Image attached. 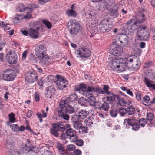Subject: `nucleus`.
<instances>
[{"label":"nucleus","mask_w":155,"mask_h":155,"mask_svg":"<svg viewBox=\"0 0 155 155\" xmlns=\"http://www.w3.org/2000/svg\"><path fill=\"white\" fill-rule=\"evenodd\" d=\"M70 127V125L69 124L65 126L62 122H59L58 123H54L52 124V127L50 131L53 135L57 137L59 136V134L58 133L59 131L63 132L65 130L66 127L68 128Z\"/></svg>","instance_id":"nucleus-1"},{"label":"nucleus","mask_w":155,"mask_h":155,"mask_svg":"<svg viewBox=\"0 0 155 155\" xmlns=\"http://www.w3.org/2000/svg\"><path fill=\"white\" fill-rule=\"evenodd\" d=\"M138 123V120H136L135 117L126 119L124 122L126 128H130L135 131H137L139 129V125Z\"/></svg>","instance_id":"nucleus-2"},{"label":"nucleus","mask_w":155,"mask_h":155,"mask_svg":"<svg viewBox=\"0 0 155 155\" xmlns=\"http://www.w3.org/2000/svg\"><path fill=\"white\" fill-rule=\"evenodd\" d=\"M137 36L138 39L141 40H146L149 36L148 29L146 26L139 28L137 29Z\"/></svg>","instance_id":"nucleus-3"},{"label":"nucleus","mask_w":155,"mask_h":155,"mask_svg":"<svg viewBox=\"0 0 155 155\" xmlns=\"http://www.w3.org/2000/svg\"><path fill=\"white\" fill-rule=\"evenodd\" d=\"M126 64L130 68L137 69L139 68L140 63L139 58L137 56H134L128 58L127 59Z\"/></svg>","instance_id":"nucleus-4"},{"label":"nucleus","mask_w":155,"mask_h":155,"mask_svg":"<svg viewBox=\"0 0 155 155\" xmlns=\"http://www.w3.org/2000/svg\"><path fill=\"white\" fill-rule=\"evenodd\" d=\"M68 28L71 34H76L78 32L80 28L78 22L74 19L70 20L68 23Z\"/></svg>","instance_id":"nucleus-5"},{"label":"nucleus","mask_w":155,"mask_h":155,"mask_svg":"<svg viewBox=\"0 0 155 155\" xmlns=\"http://www.w3.org/2000/svg\"><path fill=\"white\" fill-rule=\"evenodd\" d=\"M78 99V95L75 93H74L67 97L65 100H61L60 101V104L61 107L64 104L67 105L68 104H72L75 103Z\"/></svg>","instance_id":"nucleus-6"},{"label":"nucleus","mask_w":155,"mask_h":155,"mask_svg":"<svg viewBox=\"0 0 155 155\" xmlns=\"http://www.w3.org/2000/svg\"><path fill=\"white\" fill-rule=\"evenodd\" d=\"M2 76L3 80L7 81H11L15 78L16 75L14 70L8 69L4 71Z\"/></svg>","instance_id":"nucleus-7"},{"label":"nucleus","mask_w":155,"mask_h":155,"mask_svg":"<svg viewBox=\"0 0 155 155\" xmlns=\"http://www.w3.org/2000/svg\"><path fill=\"white\" fill-rule=\"evenodd\" d=\"M110 53L113 55L118 56L122 53L123 49L118 44L113 43L110 45Z\"/></svg>","instance_id":"nucleus-8"},{"label":"nucleus","mask_w":155,"mask_h":155,"mask_svg":"<svg viewBox=\"0 0 155 155\" xmlns=\"http://www.w3.org/2000/svg\"><path fill=\"white\" fill-rule=\"evenodd\" d=\"M38 78V75L34 71H28L25 74V80L29 83H33L37 81Z\"/></svg>","instance_id":"nucleus-9"},{"label":"nucleus","mask_w":155,"mask_h":155,"mask_svg":"<svg viewBox=\"0 0 155 155\" xmlns=\"http://www.w3.org/2000/svg\"><path fill=\"white\" fill-rule=\"evenodd\" d=\"M109 21L107 20L106 21H102L99 25V29L101 32L104 33L108 32L112 29V26L109 25Z\"/></svg>","instance_id":"nucleus-10"},{"label":"nucleus","mask_w":155,"mask_h":155,"mask_svg":"<svg viewBox=\"0 0 155 155\" xmlns=\"http://www.w3.org/2000/svg\"><path fill=\"white\" fill-rule=\"evenodd\" d=\"M8 62L11 64H15L17 61V56L15 52L12 50L8 51L6 56Z\"/></svg>","instance_id":"nucleus-11"},{"label":"nucleus","mask_w":155,"mask_h":155,"mask_svg":"<svg viewBox=\"0 0 155 155\" xmlns=\"http://www.w3.org/2000/svg\"><path fill=\"white\" fill-rule=\"evenodd\" d=\"M77 51L78 54L81 58H87L91 55V52L87 48H80L77 49Z\"/></svg>","instance_id":"nucleus-12"},{"label":"nucleus","mask_w":155,"mask_h":155,"mask_svg":"<svg viewBox=\"0 0 155 155\" xmlns=\"http://www.w3.org/2000/svg\"><path fill=\"white\" fill-rule=\"evenodd\" d=\"M46 47L43 45L39 44L36 46L35 48V54L38 57H42L46 54Z\"/></svg>","instance_id":"nucleus-13"},{"label":"nucleus","mask_w":155,"mask_h":155,"mask_svg":"<svg viewBox=\"0 0 155 155\" xmlns=\"http://www.w3.org/2000/svg\"><path fill=\"white\" fill-rule=\"evenodd\" d=\"M108 5L110 7V15L114 18L118 16H119L118 8L115 2L113 1L111 3L109 2Z\"/></svg>","instance_id":"nucleus-14"},{"label":"nucleus","mask_w":155,"mask_h":155,"mask_svg":"<svg viewBox=\"0 0 155 155\" xmlns=\"http://www.w3.org/2000/svg\"><path fill=\"white\" fill-rule=\"evenodd\" d=\"M56 93L55 88L53 86H49L45 89V95L47 98H51L53 96L55 95Z\"/></svg>","instance_id":"nucleus-15"},{"label":"nucleus","mask_w":155,"mask_h":155,"mask_svg":"<svg viewBox=\"0 0 155 155\" xmlns=\"http://www.w3.org/2000/svg\"><path fill=\"white\" fill-rule=\"evenodd\" d=\"M60 104V101L59 103V108L64 111L65 113L71 114L75 112V111L74 110V107L71 104H68L67 105H65L64 104L63 106L61 107Z\"/></svg>","instance_id":"nucleus-16"},{"label":"nucleus","mask_w":155,"mask_h":155,"mask_svg":"<svg viewBox=\"0 0 155 155\" xmlns=\"http://www.w3.org/2000/svg\"><path fill=\"white\" fill-rule=\"evenodd\" d=\"M122 60V59L119 60L117 58L111 57V60H110V62L109 63V66L111 67V69L113 70H116L120 61Z\"/></svg>","instance_id":"nucleus-17"},{"label":"nucleus","mask_w":155,"mask_h":155,"mask_svg":"<svg viewBox=\"0 0 155 155\" xmlns=\"http://www.w3.org/2000/svg\"><path fill=\"white\" fill-rule=\"evenodd\" d=\"M145 9H143L140 10L138 12L137 16L136 21L137 23H143L145 20V17L144 14Z\"/></svg>","instance_id":"nucleus-18"},{"label":"nucleus","mask_w":155,"mask_h":155,"mask_svg":"<svg viewBox=\"0 0 155 155\" xmlns=\"http://www.w3.org/2000/svg\"><path fill=\"white\" fill-rule=\"evenodd\" d=\"M56 110L57 112L59 117L62 119L66 120L67 121L69 120V116L65 113L64 111L60 109H56Z\"/></svg>","instance_id":"nucleus-19"},{"label":"nucleus","mask_w":155,"mask_h":155,"mask_svg":"<svg viewBox=\"0 0 155 155\" xmlns=\"http://www.w3.org/2000/svg\"><path fill=\"white\" fill-rule=\"evenodd\" d=\"M137 23L134 19H131L126 23L128 29L129 30H134L135 29V26Z\"/></svg>","instance_id":"nucleus-20"},{"label":"nucleus","mask_w":155,"mask_h":155,"mask_svg":"<svg viewBox=\"0 0 155 155\" xmlns=\"http://www.w3.org/2000/svg\"><path fill=\"white\" fill-rule=\"evenodd\" d=\"M74 4L72 5L70 9H67L66 12V15L68 16L75 17L77 15L76 11L74 10Z\"/></svg>","instance_id":"nucleus-21"},{"label":"nucleus","mask_w":155,"mask_h":155,"mask_svg":"<svg viewBox=\"0 0 155 155\" xmlns=\"http://www.w3.org/2000/svg\"><path fill=\"white\" fill-rule=\"evenodd\" d=\"M90 86H88L87 89L85 84H81L80 85V88L79 89L80 92L83 95H85L86 97H87L88 94L87 92H91L89 91L88 88Z\"/></svg>","instance_id":"nucleus-22"},{"label":"nucleus","mask_w":155,"mask_h":155,"mask_svg":"<svg viewBox=\"0 0 155 155\" xmlns=\"http://www.w3.org/2000/svg\"><path fill=\"white\" fill-rule=\"evenodd\" d=\"M118 40L121 43V45L125 46L128 43V38L126 36L122 35L120 36Z\"/></svg>","instance_id":"nucleus-23"},{"label":"nucleus","mask_w":155,"mask_h":155,"mask_svg":"<svg viewBox=\"0 0 155 155\" xmlns=\"http://www.w3.org/2000/svg\"><path fill=\"white\" fill-rule=\"evenodd\" d=\"M56 84L58 88L61 90L68 86V83L67 80H64L62 81L57 82Z\"/></svg>","instance_id":"nucleus-24"},{"label":"nucleus","mask_w":155,"mask_h":155,"mask_svg":"<svg viewBox=\"0 0 155 155\" xmlns=\"http://www.w3.org/2000/svg\"><path fill=\"white\" fill-rule=\"evenodd\" d=\"M144 82L146 86L150 88L155 89V83L153 81L150 80L146 77L144 78Z\"/></svg>","instance_id":"nucleus-25"},{"label":"nucleus","mask_w":155,"mask_h":155,"mask_svg":"<svg viewBox=\"0 0 155 155\" xmlns=\"http://www.w3.org/2000/svg\"><path fill=\"white\" fill-rule=\"evenodd\" d=\"M88 90L89 91L94 92L101 94H104V92L103 91V90L98 87H94L91 86L88 88Z\"/></svg>","instance_id":"nucleus-26"},{"label":"nucleus","mask_w":155,"mask_h":155,"mask_svg":"<svg viewBox=\"0 0 155 155\" xmlns=\"http://www.w3.org/2000/svg\"><path fill=\"white\" fill-rule=\"evenodd\" d=\"M29 35L32 38L36 39L38 36L39 33L38 30L31 28L29 29Z\"/></svg>","instance_id":"nucleus-27"},{"label":"nucleus","mask_w":155,"mask_h":155,"mask_svg":"<svg viewBox=\"0 0 155 155\" xmlns=\"http://www.w3.org/2000/svg\"><path fill=\"white\" fill-rule=\"evenodd\" d=\"M126 61L125 62H121L120 61V63L118 65V67L116 69V70L118 73L124 71L126 68V66L127 64H126Z\"/></svg>","instance_id":"nucleus-28"},{"label":"nucleus","mask_w":155,"mask_h":155,"mask_svg":"<svg viewBox=\"0 0 155 155\" xmlns=\"http://www.w3.org/2000/svg\"><path fill=\"white\" fill-rule=\"evenodd\" d=\"M98 25L94 23L91 24L89 26L88 29L91 34L96 33L98 31Z\"/></svg>","instance_id":"nucleus-29"},{"label":"nucleus","mask_w":155,"mask_h":155,"mask_svg":"<svg viewBox=\"0 0 155 155\" xmlns=\"http://www.w3.org/2000/svg\"><path fill=\"white\" fill-rule=\"evenodd\" d=\"M40 59L39 61V64H40L44 66L48 62V60L49 59L48 56L45 54L43 55L42 57H38Z\"/></svg>","instance_id":"nucleus-30"},{"label":"nucleus","mask_w":155,"mask_h":155,"mask_svg":"<svg viewBox=\"0 0 155 155\" xmlns=\"http://www.w3.org/2000/svg\"><path fill=\"white\" fill-rule=\"evenodd\" d=\"M106 95H107V96L104 98V99L107 101H114L115 97H116V96L117 95H114L111 92H110Z\"/></svg>","instance_id":"nucleus-31"},{"label":"nucleus","mask_w":155,"mask_h":155,"mask_svg":"<svg viewBox=\"0 0 155 155\" xmlns=\"http://www.w3.org/2000/svg\"><path fill=\"white\" fill-rule=\"evenodd\" d=\"M71 141L74 142L78 146H82L83 144V141L82 139H78L77 137H75L71 139L70 138Z\"/></svg>","instance_id":"nucleus-32"},{"label":"nucleus","mask_w":155,"mask_h":155,"mask_svg":"<svg viewBox=\"0 0 155 155\" xmlns=\"http://www.w3.org/2000/svg\"><path fill=\"white\" fill-rule=\"evenodd\" d=\"M78 113V116L79 120L84 119L87 117V112L84 110H81Z\"/></svg>","instance_id":"nucleus-33"},{"label":"nucleus","mask_w":155,"mask_h":155,"mask_svg":"<svg viewBox=\"0 0 155 155\" xmlns=\"http://www.w3.org/2000/svg\"><path fill=\"white\" fill-rule=\"evenodd\" d=\"M65 133L68 136L71 137H74L76 135L75 131L73 129L70 128L67 129L66 130Z\"/></svg>","instance_id":"nucleus-34"},{"label":"nucleus","mask_w":155,"mask_h":155,"mask_svg":"<svg viewBox=\"0 0 155 155\" xmlns=\"http://www.w3.org/2000/svg\"><path fill=\"white\" fill-rule=\"evenodd\" d=\"M93 121H94L93 118H89L85 120L84 122V124L87 127H90L91 125L93 124Z\"/></svg>","instance_id":"nucleus-35"},{"label":"nucleus","mask_w":155,"mask_h":155,"mask_svg":"<svg viewBox=\"0 0 155 155\" xmlns=\"http://www.w3.org/2000/svg\"><path fill=\"white\" fill-rule=\"evenodd\" d=\"M150 98L149 96H145L143 97L142 100L143 104L147 106H149L150 105Z\"/></svg>","instance_id":"nucleus-36"},{"label":"nucleus","mask_w":155,"mask_h":155,"mask_svg":"<svg viewBox=\"0 0 155 155\" xmlns=\"http://www.w3.org/2000/svg\"><path fill=\"white\" fill-rule=\"evenodd\" d=\"M116 98L118 100V104L121 106H124L127 104L125 100L123 98H121L119 95L116 96Z\"/></svg>","instance_id":"nucleus-37"},{"label":"nucleus","mask_w":155,"mask_h":155,"mask_svg":"<svg viewBox=\"0 0 155 155\" xmlns=\"http://www.w3.org/2000/svg\"><path fill=\"white\" fill-rule=\"evenodd\" d=\"M18 10L21 12H23L26 10H27L29 12H31L33 10L32 8L25 7L23 4L19 6Z\"/></svg>","instance_id":"nucleus-38"},{"label":"nucleus","mask_w":155,"mask_h":155,"mask_svg":"<svg viewBox=\"0 0 155 155\" xmlns=\"http://www.w3.org/2000/svg\"><path fill=\"white\" fill-rule=\"evenodd\" d=\"M87 97L89 98L88 102L90 104L91 106H94L96 103L95 99L94 97L91 95L88 94Z\"/></svg>","instance_id":"nucleus-39"},{"label":"nucleus","mask_w":155,"mask_h":155,"mask_svg":"<svg viewBox=\"0 0 155 155\" xmlns=\"http://www.w3.org/2000/svg\"><path fill=\"white\" fill-rule=\"evenodd\" d=\"M42 112L43 114L42 115L39 112L37 113L36 114L38 117L39 119L40 122L41 123V122L43 121L42 117H43L45 118L47 116V113L45 112L44 110H42Z\"/></svg>","instance_id":"nucleus-40"},{"label":"nucleus","mask_w":155,"mask_h":155,"mask_svg":"<svg viewBox=\"0 0 155 155\" xmlns=\"http://www.w3.org/2000/svg\"><path fill=\"white\" fill-rule=\"evenodd\" d=\"M127 113L129 115L134 114L135 112V109L134 107L132 106H130L126 109Z\"/></svg>","instance_id":"nucleus-41"},{"label":"nucleus","mask_w":155,"mask_h":155,"mask_svg":"<svg viewBox=\"0 0 155 155\" xmlns=\"http://www.w3.org/2000/svg\"><path fill=\"white\" fill-rule=\"evenodd\" d=\"M6 143L8 148L13 147L15 146V142L11 139H8L7 140Z\"/></svg>","instance_id":"nucleus-42"},{"label":"nucleus","mask_w":155,"mask_h":155,"mask_svg":"<svg viewBox=\"0 0 155 155\" xmlns=\"http://www.w3.org/2000/svg\"><path fill=\"white\" fill-rule=\"evenodd\" d=\"M101 106V110L102 109L105 111H107L109 108V105L108 103L104 102L102 104Z\"/></svg>","instance_id":"nucleus-43"},{"label":"nucleus","mask_w":155,"mask_h":155,"mask_svg":"<svg viewBox=\"0 0 155 155\" xmlns=\"http://www.w3.org/2000/svg\"><path fill=\"white\" fill-rule=\"evenodd\" d=\"M74 127L76 129L80 130L81 127H82V123L79 121H78L74 123Z\"/></svg>","instance_id":"nucleus-44"},{"label":"nucleus","mask_w":155,"mask_h":155,"mask_svg":"<svg viewBox=\"0 0 155 155\" xmlns=\"http://www.w3.org/2000/svg\"><path fill=\"white\" fill-rule=\"evenodd\" d=\"M57 148L58 151L60 153L65 150L64 149V148L63 146V145L62 144L58 143V145L57 146Z\"/></svg>","instance_id":"nucleus-45"},{"label":"nucleus","mask_w":155,"mask_h":155,"mask_svg":"<svg viewBox=\"0 0 155 155\" xmlns=\"http://www.w3.org/2000/svg\"><path fill=\"white\" fill-rule=\"evenodd\" d=\"M15 114L13 113H11L8 115L9 121L11 123L15 122Z\"/></svg>","instance_id":"nucleus-46"},{"label":"nucleus","mask_w":155,"mask_h":155,"mask_svg":"<svg viewBox=\"0 0 155 155\" xmlns=\"http://www.w3.org/2000/svg\"><path fill=\"white\" fill-rule=\"evenodd\" d=\"M138 123H139V125L141 127H143L147 124V122L145 119L142 118L140 119L139 121L138 120Z\"/></svg>","instance_id":"nucleus-47"},{"label":"nucleus","mask_w":155,"mask_h":155,"mask_svg":"<svg viewBox=\"0 0 155 155\" xmlns=\"http://www.w3.org/2000/svg\"><path fill=\"white\" fill-rule=\"evenodd\" d=\"M118 111L120 115L122 116H124L127 113V109L124 108L119 109Z\"/></svg>","instance_id":"nucleus-48"},{"label":"nucleus","mask_w":155,"mask_h":155,"mask_svg":"<svg viewBox=\"0 0 155 155\" xmlns=\"http://www.w3.org/2000/svg\"><path fill=\"white\" fill-rule=\"evenodd\" d=\"M23 152L27 154L28 153L29 154V150H30V146L25 145L24 147H23L21 149Z\"/></svg>","instance_id":"nucleus-49"},{"label":"nucleus","mask_w":155,"mask_h":155,"mask_svg":"<svg viewBox=\"0 0 155 155\" xmlns=\"http://www.w3.org/2000/svg\"><path fill=\"white\" fill-rule=\"evenodd\" d=\"M154 118V115L151 113H147V120L151 122Z\"/></svg>","instance_id":"nucleus-50"},{"label":"nucleus","mask_w":155,"mask_h":155,"mask_svg":"<svg viewBox=\"0 0 155 155\" xmlns=\"http://www.w3.org/2000/svg\"><path fill=\"white\" fill-rule=\"evenodd\" d=\"M10 126L12 130L14 131L18 132L19 131V129L18 124H12Z\"/></svg>","instance_id":"nucleus-51"},{"label":"nucleus","mask_w":155,"mask_h":155,"mask_svg":"<svg viewBox=\"0 0 155 155\" xmlns=\"http://www.w3.org/2000/svg\"><path fill=\"white\" fill-rule=\"evenodd\" d=\"M103 86V91L104 92V94H107L110 92L109 91V88L108 85H104Z\"/></svg>","instance_id":"nucleus-52"},{"label":"nucleus","mask_w":155,"mask_h":155,"mask_svg":"<svg viewBox=\"0 0 155 155\" xmlns=\"http://www.w3.org/2000/svg\"><path fill=\"white\" fill-rule=\"evenodd\" d=\"M118 112L117 110H110V114L112 117H115L117 116Z\"/></svg>","instance_id":"nucleus-53"},{"label":"nucleus","mask_w":155,"mask_h":155,"mask_svg":"<svg viewBox=\"0 0 155 155\" xmlns=\"http://www.w3.org/2000/svg\"><path fill=\"white\" fill-rule=\"evenodd\" d=\"M42 22L46 25L48 29H50L51 28V24L48 20H43L42 21Z\"/></svg>","instance_id":"nucleus-54"},{"label":"nucleus","mask_w":155,"mask_h":155,"mask_svg":"<svg viewBox=\"0 0 155 155\" xmlns=\"http://www.w3.org/2000/svg\"><path fill=\"white\" fill-rule=\"evenodd\" d=\"M133 51L134 53L136 54L140 55L141 54V50L140 48L135 47L134 48Z\"/></svg>","instance_id":"nucleus-55"},{"label":"nucleus","mask_w":155,"mask_h":155,"mask_svg":"<svg viewBox=\"0 0 155 155\" xmlns=\"http://www.w3.org/2000/svg\"><path fill=\"white\" fill-rule=\"evenodd\" d=\"M30 61L36 64L37 62V58L34 55H30Z\"/></svg>","instance_id":"nucleus-56"},{"label":"nucleus","mask_w":155,"mask_h":155,"mask_svg":"<svg viewBox=\"0 0 155 155\" xmlns=\"http://www.w3.org/2000/svg\"><path fill=\"white\" fill-rule=\"evenodd\" d=\"M67 149L69 150L72 151L74 150L75 148V146L73 144H69L66 146Z\"/></svg>","instance_id":"nucleus-57"},{"label":"nucleus","mask_w":155,"mask_h":155,"mask_svg":"<svg viewBox=\"0 0 155 155\" xmlns=\"http://www.w3.org/2000/svg\"><path fill=\"white\" fill-rule=\"evenodd\" d=\"M78 116L76 114H74L72 116L71 120L74 123V122L78 121Z\"/></svg>","instance_id":"nucleus-58"},{"label":"nucleus","mask_w":155,"mask_h":155,"mask_svg":"<svg viewBox=\"0 0 155 155\" xmlns=\"http://www.w3.org/2000/svg\"><path fill=\"white\" fill-rule=\"evenodd\" d=\"M42 155H53L52 152L50 150H45Z\"/></svg>","instance_id":"nucleus-59"},{"label":"nucleus","mask_w":155,"mask_h":155,"mask_svg":"<svg viewBox=\"0 0 155 155\" xmlns=\"http://www.w3.org/2000/svg\"><path fill=\"white\" fill-rule=\"evenodd\" d=\"M56 77L57 79V82L62 81L64 80H66L64 79L63 77L62 76H60L59 75H57Z\"/></svg>","instance_id":"nucleus-60"},{"label":"nucleus","mask_w":155,"mask_h":155,"mask_svg":"<svg viewBox=\"0 0 155 155\" xmlns=\"http://www.w3.org/2000/svg\"><path fill=\"white\" fill-rule=\"evenodd\" d=\"M36 149V147H32L30 146V150H29V154H33L35 153V150Z\"/></svg>","instance_id":"nucleus-61"},{"label":"nucleus","mask_w":155,"mask_h":155,"mask_svg":"<svg viewBox=\"0 0 155 155\" xmlns=\"http://www.w3.org/2000/svg\"><path fill=\"white\" fill-rule=\"evenodd\" d=\"M38 84L40 87H41L43 86L44 82L41 78H40L37 81Z\"/></svg>","instance_id":"nucleus-62"},{"label":"nucleus","mask_w":155,"mask_h":155,"mask_svg":"<svg viewBox=\"0 0 155 155\" xmlns=\"http://www.w3.org/2000/svg\"><path fill=\"white\" fill-rule=\"evenodd\" d=\"M34 97L36 102H38L39 101V96L38 93L35 92V94Z\"/></svg>","instance_id":"nucleus-63"},{"label":"nucleus","mask_w":155,"mask_h":155,"mask_svg":"<svg viewBox=\"0 0 155 155\" xmlns=\"http://www.w3.org/2000/svg\"><path fill=\"white\" fill-rule=\"evenodd\" d=\"M136 98L138 101H140L141 99V95L140 93L137 92L136 94Z\"/></svg>","instance_id":"nucleus-64"}]
</instances>
